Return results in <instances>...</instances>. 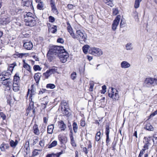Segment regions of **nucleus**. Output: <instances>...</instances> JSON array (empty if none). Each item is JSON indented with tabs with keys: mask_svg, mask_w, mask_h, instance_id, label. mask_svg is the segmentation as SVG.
Listing matches in <instances>:
<instances>
[{
	"mask_svg": "<svg viewBox=\"0 0 157 157\" xmlns=\"http://www.w3.org/2000/svg\"><path fill=\"white\" fill-rule=\"evenodd\" d=\"M13 83V81L11 79L6 80L4 82H2V84L6 86L7 87L9 88V90H10L11 88Z\"/></svg>",
	"mask_w": 157,
	"mask_h": 157,
	"instance_id": "nucleus-13",
	"label": "nucleus"
},
{
	"mask_svg": "<svg viewBox=\"0 0 157 157\" xmlns=\"http://www.w3.org/2000/svg\"><path fill=\"white\" fill-rule=\"evenodd\" d=\"M121 66L122 68H126L130 66V64L126 61H122L121 63Z\"/></svg>",
	"mask_w": 157,
	"mask_h": 157,
	"instance_id": "nucleus-18",
	"label": "nucleus"
},
{
	"mask_svg": "<svg viewBox=\"0 0 157 157\" xmlns=\"http://www.w3.org/2000/svg\"><path fill=\"white\" fill-rule=\"evenodd\" d=\"M57 42L61 44H63L64 43V41L63 39L62 38H59L57 40Z\"/></svg>",
	"mask_w": 157,
	"mask_h": 157,
	"instance_id": "nucleus-55",
	"label": "nucleus"
},
{
	"mask_svg": "<svg viewBox=\"0 0 157 157\" xmlns=\"http://www.w3.org/2000/svg\"><path fill=\"white\" fill-rule=\"evenodd\" d=\"M44 7V4L42 2H40L37 5V8L40 10H42Z\"/></svg>",
	"mask_w": 157,
	"mask_h": 157,
	"instance_id": "nucleus-41",
	"label": "nucleus"
},
{
	"mask_svg": "<svg viewBox=\"0 0 157 157\" xmlns=\"http://www.w3.org/2000/svg\"><path fill=\"white\" fill-rule=\"evenodd\" d=\"M58 56L59 58L60 61L62 63H65L69 57V54L67 52H66L65 50L63 48V51L58 54Z\"/></svg>",
	"mask_w": 157,
	"mask_h": 157,
	"instance_id": "nucleus-4",
	"label": "nucleus"
},
{
	"mask_svg": "<svg viewBox=\"0 0 157 157\" xmlns=\"http://www.w3.org/2000/svg\"><path fill=\"white\" fill-rule=\"evenodd\" d=\"M47 92L48 93V91L47 90L45 89H42V90L41 91L39 92V94H43V93H44Z\"/></svg>",
	"mask_w": 157,
	"mask_h": 157,
	"instance_id": "nucleus-60",
	"label": "nucleus"
},
{
	"mask_svg": "<svg viewBox=\"0 0 157 157\" xmlns=\"http://www.w3.org/2000/svg\"><path fill=\"white\" fill-rule=\"evenodd\" d=\"M13 89L15 92H17L19 90V87L17 83L13 82Z\"/></svg>",
	"mask_w": 157,
	"mask_h": 157,
	"instance_id": "nucleus-25",
	"label": "nucleus"
},
{
	"mask_svg": "<svg viewBox=\"0 0 157 157\" xmlns=\"http://www.w3.org/2000/svg\"><path fill=\"white\" fill-rule=\"evenodd\" d=\"M55 21V18L54 17L50 16V22H53Z\"/></svg>",
	"mask_w": 157,
	"mask_h": 157,
	"instance_id": "nucleus-59",
	"label": "nucleus"
},
{
	"mask_svg": "<svg viewBox=\"0 0 157 157\" xmlns=\"http://www.w3.org/2000/svg\"><path fill=\"white\" fill-rule=\"evenodd\" d=\"M101 135V133L100 131L98 132L96 134L95 136V140L97 141H99L100 139V136Z\"/></svg>",
	"mask_w": 157,
	"mask_h": 157,
	"instance_id": "nucleus-38",
	"label": "nucleus"
},
{
	"mask_svg": "<svg viewBox=\"0 0 157 157\" xmlns=\"http://www.w3.org/2000/svg\"><path fill=\"white\" fill-rule=\"evenodd\" d=\"M148 149L146 148H144V147H143V148L142 149V150L140 151V153L139 154V155L138 156V157H142V156L144 154L145 152V151L147 150Z\"/></svg>",
	"mask_w": 157,
	"mask_h": 157,
	"instance_id": "nucleus-43",
	"label": "nucleus"
},
{
	"mask_svg": "<svg viewBox=\"0 0 157 157\" xmlns=\"http://www.w3.org/2000/svg\"><path fill=\"white\" fill-rule=\"evenodd\" d=\"M16 65V63H13L11 64L10 66L9 67L8 70L11 71L12 72L13 70V68Z\"/></svg>",
	"mask_w": 157,
	"mask_h": 157,
	"instance_id": "nucleus-45",
	"label": "nucleus"
},
{
	"mask_svg": "<svg viewBox=\"0 0 157 157\" xmlns=\"http://www.w3.org/2000/svg\"><path fill=\"white\" fill-rule=\"evenodd\" d=\"M40 76L41 75L40 73H36L34 75V78L37 84H38L39 83Z\"/></svg>",
	"mask_w": 157,
	"mask_h": 157,
	"instance_id": "nucleus-24",
	"label": "nucleus"
},
{
	"mask_svg": "<svg viewBox=\"0 0 157 157\" xmlns=\"http://www.w3.org/2000/svg\"><path fill=\"white\" fill-rule=\"evenodd\" d=\"M70 139L71 143L72 146L74 147H76V144L75 143V140L74 139V137L71 135L70 136Z\"/></svg>",
	"mask_w": 157,
	"mask_h": 157,
	"instance_id": "nucleus-39",
	"label": "nucleus"
},
{
	"mask_svg": "<svg viewBox=\"0 0 157 157\" xmlns=\"http://www.w3.org/2000/svg\"><path fill=\"white\" fill-rule=\"evenodd\" d=\"M154 78H146L145 81V83L148 85H153Z\"/></svg>",
	"mask_w": 157,
	"mask_h": 157,
	"instance_id": "nucleus-19",
	"label": "nucleus"
},
{
	"mask_svg": "<svg viewBox=\"0 0 157 157\" xmlns=\"http://www.w3.org/2000/svg\"><path fill=\"white\" fill-rule=\"evenodd\" d=\"M17 143L18 141L17 140H16L15 142L13 140H11L10 141V144L12 147H14L16 146Z\"/></svg>",
	"mask_w": 157,
	"mask_h": 157,
	"instance_id": "nucleus-35",
	"label": "nucleus"
},
{
	"mask_svg": "<svg viewBox=\"0 0 157 157\" xmlns=\"http://www.w3.org/2000/svg\"><path fill=\"white\" fill-rule=\"evenodd\" d=\"M43 77L46 79H48L49 77V70H48L45 73L43 74Z\"/></svg>",
	"mask_w": 157,
	"mask_h": 157,
	"instance_id": "nucleus-44",
	"label": "nucleus"
},
{
	"mask_svg": "<svg viewBox=\"0 0 157 157\" xmlns=\"http://www.w3.org/2000/svg\"><path fill=\"white\" fill-rule=\"evenodd\" d=\"M54 128V126L53 124H52L50 125V134H52V133Z\"/></svg>",
	"mask_w": 157,
	"mask_h": 157,
	"instance_id": "nucleus-53",
	"label": "nucleus"
},
{
	"mask_svg": "<svg viewBox=\"0 0 157 157\" xmlns=\"http://www.w3.org/2000/svg\"><path fill=\"white\" fill-rule=\"evenodd\" d=\"M11 21V19L9 17H8L5 19V22L6 24H8L10 23Z\"/></svg>",
	"mask_w": 157,
	"mask_h": 157,
	"instance_id": "nucleus-58",
	"label": "nucleus"
},
{
	"mask_svg": "<svg viewBox=\"0 0 157 157\" xmlns=\"http://www.w3.org/2000/svg\"><path fill=\"white\" fill-rule=\"evenodd\" d=\"M33 69L34 71H40L41 70V68L39 65H35L33 66Z\"/></svg>",
	"mask_w": 157,
	"mask_h": 157,
	"instance_id": "nucleus-50",
	"label": "nucleus"
},
{
	"mask_svg": "<svg viewBox=\"0 0 157 157\" xmlns=\"http://www.w3.org/2000/svg\"><path fill=\"white\" fill-rule=\"evenodd\" d=\"M90 53L96 56H100L102 55L103 52L99 48L92 47L89 50Z\"/></svg>",
	"mask_w": 157,
	"mask_h": 157,
	"instance_id": "nucleus-5",
	"label": "nucleus"
},
{
	"mask_svg": "<svg viewBox=\"0 0 157 157\" xmlns=\"http://www.w3.org/2000/svg\"><path fill=\"white\" fill-rule=\"evenodd\" d=\"M33 132L34 134L38 135L40 133V131L38 128V126L36 124H35L33 127Z\"/></svg>",
	"mask_w": 157,
	"mask_h": 157,
	"instance_id": "nucleus-20",
	"label": "nucleus"
},
{
	"mask_svg": "<svg viewBox=\"0 0 157 157\" xmlns=\"http://www.w3.org/2000/svg\"><path fill=\"white\" fill-rule=\"evenodd\" d=\"M106 143L107 144H108L110 141V139L109 138V135H106Z\"/></svg>",
	"mask_w": 157,
	"mask_h": 157,
	"instance_id": "nucleus-61",
	"label": "nucleus"
},
{
	"mask_svg": "<svg viewBox=\"0 0 157 157\" xmlns=\"http://www.w3.org/2000/svg\"><path fill=\"white\" fill-rule=\"evenodd\" d=\"M120 15L117 16L113 22L112 25V28L113 31L116 30L118 25H119V22L120 20Z\"/></svg>",
	"mask_w": 157,
	"mask_h": 157,
	"instance_id": "nucleus-9",
	"label": "nucleus"
},
{
	"mask_svg": "<svg viewBox=\"0 0 157 157\" xmlns=\"http://www.w3.org/2000/svg\"><path fill=\"white\" fill-rule=\"evenodd\" d=\"M58 126L59 128L60 129V131H64L66 128V125L64 124L63 121H61L59 122Z\"/></svg>",
	"mask_w": 157,
	"mask_h": 157,
	"instance_id": "nucleus-15",
	"label": "nucleus"
},
{
	"mask_svg": "<svg viewBox=\"0 0 157 157\" xmlns=\"http://www.w3.org/2000/svg\"><path fill=\"white\" fill-rule=\"evenodd\" d=\"M118 13V10L117 8H113V15H116Z\"/></svg>",
	"mask_w": 157,
	"mask_h": 157,
	"instance_id": "nucleus-48",
	"label": "nucleus"
},
{
	"mask_svg": "<svg viewBox=\"0 0 157 157\" xmlns=\"http://www.w3.org/2000/svg\"><path fill=\"white\" fill-rule=\"evenodd\" d=\"M73 129L74 132L76 133L77 132L78 130V126L75 122H74L72 124Z\"/></svg>",
	"mask_w": 157,
	"mask_h": 157,
	"instance_id": "nucleus-29",
	"label": "nucleus"
},
{
	"mask_svg": "<svg viewBox=\"0 0 157 157\" xmlns=\"http://www.w3.org/2000/svg\"><path fill=\"white\" fill-rule=\"evenodd\" d=\"M20 77L19 76V74L18 73H16L14 76L13 82L18 83Z\"/></svg>",
	"mask_w": 157,
	"mask_h": 157,
	"instance_id": "nucleus-26",
	"label": "nucleus"
},
{
	"mask_svg": "<svg viewBox=\"0 0 157 157\" xmlns=\"http://www.w3.org/2000/svg\"><path fill=\"white\" fill-rule=\"evenodd\" d=\"M57 72V68L56 67H52L51 68H50V73L54 74Z\"/></svg>",
	"mask_w": 157,
	"mask_h": 157,
	"instance_id": "nucleus-34",
	"label": "nucleus"
},
{
	"mask_svg": "<svg viewBox=\"0 0 157 157\" xmlns=\"http://www.w3.org/2000/svg\"><path fill=\"white\" fill-rule=\"evenodd\" d=\"M23 46L25 49L28 50L31 49L33 47L32 43L30 42L24 43Z\"/></svg>",
	"mask_w": 157,
	"mask_h": 157,
	"instance_id": "nucleus-16",
	"label": "nucleus"
},
{
	"mask_svg": "<svg viewBox=\"0 0 157 157\" xmlns=\"http://www.w3.org/2000/svg\"><path fill=\"white\" fill-rule=\"evenodd\" d=\"M111 90V91L108 94L109 96L113 100H118L119 97L117 90L113 88H112Z\"/></svg>",
	"mask_w": 157,
	"mask_h": 157,
	"instance_id": "nucleus-6",
	"label": "nucleus"
},
{
	"mask_svg": "<svg viewBox=\"0 0 157 157\" xmlns=\"http://www.w3.org/2000/svg\"><path fill=\"white\" fill-rule=\"evenodd\" d=\"M72 37L74 39L78 40L82 44L83 42H86L87 36L84 32L78 30L76 31L75 34L74 33Z\"/></svg>",
	"mask_w": 157,
	"mask_h": 157,
	"instance_id": "nucleus-2",
	"label": "nucleus"
},
{
	"mask_svg": "<svg viewBox=\"0 0 157 157\" xmlns=\"http://www.w3.org/2000/svg\"><path fill=\"white\" fill-rule=\"evenodd\" d=\"M35 90L36 89L34 88L33 85L31 86L30 90L29 89L28 90L27 96H28L29 94V97L30 98H31V100H32V97L33 95H34L36 93Z\"/></svg>",
	"mask_w": 157,
	"mask_h": 157,
	"instance_id": "nucleus-12",
	"label": "nucleus"
},
{
	"mask_svg": "<svg viewBox=\"0 0 157 157\" xmlns=\"http://www.w3.org/2000/svg\"><path fill=\"white\" fill-rule=\"evenodd\" d=\"M33 105L34 103L33 102H31L29 104V110H31V109H33V114H35V109H33Z\"/></svg>",
	"mask_w": 157,
	"mask_h": 157,
	"instance_id": "nucleus-36",
	"label": "nucleus"
},
{
	"mask_svg": "<svg viewBox=\"0 0 157 157\" xmlns=\"http://www.w3.org/2000/svg\"><path fill=\"white\" fill-rule=\"evenodd\" d=\"M151 137L150 136H145L143 139V143L144 144L143 147L144 148L148 149L150 145V141L151 140Z\"/></svg>",
	"mask_w": 157,
	"mask_h": 157,
	"instance_id": "nucleus-7",
	"label": "nucleus"
},
{
	"mask_svg": "<svg viewBox=\"0 0 157 157\" xmlns=\"http://www.w3.org/2000/svg\"><path fill=\"white\" fill-rule=\"evenodd\" d=\"M39 141V138L37 136H34L29 140L28 144H30V145L33 146L35 145Z\"/></svg>",
	"mask_w": 157,
	"mask_h": 157,
	"instance_id": "nucleus-11",
	"label": "nucleus"
},
{
	"mask_svg": "<svg viewBox=\"0 0 157 157\" xmlns=\"http://www.w3.org/2000/svg\"><path fill=\"white\" fill-rule=\"evenodd\" d=\"M22 6H23L33 7L32 1V0H22L21 2Z\"/></svg>",
	"mask_w": 157,
	"mask_h": 157,
	"instance_id": "nucleus-10",
	"label": "nucleus"
},
{
	"mask_svg": "<svg viewBox=\"0 0 157 157\" xmlns=\"http://www.w3.org/2000/svg\"><path fill=\"white\" fill-rule=\"evenodd\" d=\"M142 0H136L134 7L136 8H138L140 6V2Z\"/></svg>",
	"mask_w": 157,
	"mask_h": 157,
	"instance_id": "nucleus-42",
	"label": "nucleus"
},
{
	"mask_svg": "<svg viewBox=\"0 0 157 157\" xmlns=\"http://www.w3.org/2000/svg\"><path fill=\"white\" fill-rule=\"evenodd\" d=\"M67 8L69 10H71L73 8V5L71 4H69L67 6Z\"/></svg>",
	"mask_w": 157,
	"mask_h": 157,
	"instance_id": "nucleus-62",
	"label": "nucleus"
},
{
	"mask_svg": "<svg viewBox=\"0 0 157 157\" xmlns=\"http://www.w3.org/2000/svg\"><path fill=\"white\" fill-rule=\"evenodd\" d=\"M9 147V146L7 144H2L0 146V148L2 151H5L6 149H8Z\"/></svg>",
	"mask_w": 157,
	"mask_h": 157,
	"instance_id": "nucleus-23",
	"label": "nucleus"
},
{
	"mask_svg": "<svg viewBox=\"0 0 157 157\" xmlns=\"http://www.w3.org/2000/svg\"><path fill=\"white\" fill-rule=\"evenodd\" d=\"M12 73V72L8 70L6 72L2 73L6 80L10 79V76Z\"/></svg>",
	"mask_w": 157,
	"mask_h": 157,
	"instance_id": "nucleus-17",
	"label": "nucleus"
},
{
	"mask_svg": "<svg viewBox=\"0 0 157 157\" xmlns=\"http://www.w3.org/2000/svg\"><path fill=\"white\" fill-rule=\"evenodd\" d=\"M48 119V117H44L43 118V121L44 122L45 124L47 123Z\"/></svg>",
	"mask_w": 157,
	"mask_h": 157,
	"instance_id": "nucleus-57",
	"label": "nucleus"
},
{
	"mask_svg": "<svg viewBox=\"0 0 157 157\" xmlns=\"http://www.w3.org/2000/svg\"><path fill=\"white\" fill-rule=\"evenodd\" d=\"M76 76V74L75 72H73L71 75V78L73 80L75 79Z\"/></svg>",
	"mask_w": 157,
	"mask_h": 157,
	"instance_id": "nucleus-51",
	"label": "nucleus"
},
{
	"mask_svg": "<svg viewBox=\"0 0 157 157\" xmlns=\"http://www.w3.org/2000/svg\"><path fill=\"white\" fill-rule=\"evenodd\" d=\"M50 2L52 12L55 14H58L59 12L56 7L54 0H51Z\"/></svg>",
	"mask_w": 157,
	"mask_h": 157,
	"instance_id": "nucleus-8",
	"label": "nucleus"
},
{
	"mask_svg": "<svg viewBox=\"0 0 157 157\" xmlns=\"http://www.w3.org/2000/svg\"><path fill=\"white\" fill-rule=\"evenodd\" d=\"M146 129L150 131H153V128L152 125L150 123H147L146 125Z\"/></svg>",
	"mask_w": 157,
	"mask_h": 157,
	"instance_id": "nucleus-32",
	"label": "nucleus"
},
{
	"mask_svg": "<svg viewBox=\"0 0 157 157\" xmlns=\"http://www.w3.org/2000/svg\"><path fill=\"white\" fill-rule=\"evenodd\" d=\"M86 123L85 121L83 120L82 119L80 121V125L82 127H84Z\"/></svg>",
	"mask_w": 157,
	"mask_h": 157,
	"instance_id": "nucleus-56",
	"label": "nucleus"
},
{
	"mask_svg": "<svg viewBox=\"0 0 157 157\" xmlns=\"http://www.w3.org/2000/svg\"><path fill=\"white\" fill-rule=\"evenodd\" d=\"M24 55L25 54L23 53H16L15 54L13 55V56L15 58L18 57L22 58Z\"/></svg>",
	"mask_w": 157,
	"mask_h": 157,
	"instance_id": "nucleus-40",
	"label": "nucleus"
},
{
	"mask_svg": "<svg viewBox=\"0 0 157 157\" xmlns=\"http://www.w3.org/2000/svg\"><path fill=\"white\" fill-rule=\"evenodd\" d=\"M106 5L112 7L113 6L112 0H103Z\"/></svg>",
	"mask_w": 157,
	"mask_h": 157,
	"instance_id": "nucleus-30",
	"label": "nucleus"
},
{
	"mask_svg": "<svg viewBox=\"0 0 157 157\" xmlns=\"http://www.w3.org/2000/svg\"><path fill=\"white\" fill-rule=\"evenodd\" d=\"M50 31L52 33H55L57 31V27L56 25H53L50 26Z\"/></svg>",
	"mask_w": 157,
	"mask_h": 157,
	"instance_id": "nucleus-27",
	"label": "nucleus"
},
{
	"mask_svg": "<svg viewBox=\"0 0 157 157\" xmlns=\"http://www.w3.org/2000/svg\"><path fill=\"white\" fill-rule=\"evenodd\" d=\"M63 47L62 46H50V55H57L61 52L63 51Z\"/></svg>",
	"mask_w": 157,
	"mask_h": 157,
	"instance_id": "nucleus-3",
	"label": "nucleus"
},
{
	"mask_svg": "<svg viewBox=\"0 0 157 157\" xmlns=\"http://www.w3.org/2000/svg\"><path fill=\"white\" fill-rule=\"evenodd\" d=\"M58 139L59 141L62 143H63L66 142V138L65 137L63 136L59 135L58 136Z\"/></svg>",
	"mask_w": 157,
	"mask_h": 157,
	"instance_id": "nucleus-28",
	"label": "nucleus"
},
{
	"mask_svg": "<svg viewBox=\"0 0 157 157\" xmlns=\"http://www.w3.org/2000/svg\"><path fill=\"white\" fill-rule=\"evenodd\" d=\"M90 46L88 45H84L82 47V50L83 52L85 54L87 53L88 50Z\"/></svg>",
	"mask_w": 157,
	"mask_h": 157,
	"instance_id": "nucleus-31",
	"label": "nucleus"
},
{
	"mask_svg": "<svg viewBox=\"0 0 157 157\" xmlns=\"http://www.w3.org/2000/svg\"><path fill=\"white\" fill-rule=\"evenodd\" d=\"M57 142L56 141L54 140L53 141L52 143L50 144V148L55 146L57 145Z\"/></svg>",
	"mask_w": 157,
	"mask_h": 157,
	"instance_id": "nucleus-49",
	"label": "nucleus"
},
{
	"mask_svg": "<svg viewBox=\"0 0 157 157\" xmlns=\"http://www.w3.org/2000/svg\"><path fill=\"white\" fill-rule=\"evenodd\" d=\"M126 49L127 50H131L133 49L132 44L131 43H128L125 45Z\"/></svg>",
	"mask_w": 157,
	"mask_h": 157,
	"instance_id": "nucleus-33",
	"label": "nucleus"
},
{
	"mask_svg": "<svg viewBox=\"0 0 157 157\" xmlns=\"http://www.w3.org/2000/svg\"><path fill=\"white\" fill-rule=\"evenodd\" d=\"M55 87V85L52 84H50V89H54Z\"/></svg>",
	"mask_w": 157,
	"mask_h": 157,
	"instance_id": "nucleus-64",
	"label": "nucleus"
},
{
	"mask_svg": "<svg viewBox=\"0 0 157 157\" xmlns=\"http://www.w3.org/2000/svg\"><path fill=\"white\" fill-rule=\"evenodd\" d=\"M48 97L47 96L44 98L43 103L42 104V106L43 108H45L46 107V105L48 103L49 99H48Z\"/></svg>",
	"mask_w": 157,
	"mask_h": 157,
	"instance_id": "nucleus-21",
	"label": "nucleus"
},
{
	"mask_svg": "<svg viewBox=\"0 0 157 157\" xmlns=\"http://www.w3.org/2000/svg\"><path fill=\"white\" fill-rule=\"evenodd\" d=\"M24 67L28 71L31 72V68L30 66L26 63H24Z\"/></svg>",
	"mask_w": 157,
	"mask_h": 157,
	"instance_id": "nucleus-37",
	"label": "nucleus"
},
{
	"mask_svg": "<svg viewBox=\"0 0 157 157\" xmlns=\"http://www.w3.org/2000/svg\"><path fill=\"white\" fill-rule=\"evenodd\" d=\"M24 17V22L26 25L33 27L36 25V22L35 16L32 13L29 12L25 13Z\"/></svg>",
	"mask_w": 157,
	"mask_h": 157,
	"instance_id": "nucleus-1",
	"label": "nucleus"
},
{
	"mask_svg": "<svg viewBox=\"0 0 157 157\" xmlns=\"http://www.w3.org/2000/svg\"><path fill=\"white\" fill-rule=\"evenodd\" d=\"M94 85L93 84H90L89 88V90L90 91H92L93 89Z\"/></svg>",
	"mask_w": 157,
	"mask_h": 157,
	"instance_id": "nucleus-63",
	"label": "nucleus"
},
{
	"mask_svg": "<svg viewBox=\"0 0 157 157\" xmlns=\"http://www.w3.org/2000/svg\"><path fill=\"white\" fill-rule=\"evenodd\" d=\"M110 132L109 126L108 125H106L105 127V135H109Z\"/></svg>",
	"mask_w": 157,
	"mask_h": 157,
	"instance_id": "nucleus-46",
	"label": "nucleus"
},
{
	"mask_svg": "<svg viewBox=\"0 0 157 157\" xmlns=\"http://www.w3.org/2000/svg\"><path fill=\"white\" fill-rule=\"evenodd\" d=\"M6 80L5 77H4L3 74L2 73V75H0V80L3 82Z\"/></svg>",
	"mask_w": 157,
	"mask_h": 157,
	"instance_id": "nucleus-52",
	"label": "nucleus"
},
{
	"mask_svg": "<svg viewBox=\"0 0 157 157\" xmlns=\"http://www.w3.org/2000/svg\"><path fill=\"white\" fill-rule=\"evenodd\" d=\"M0 117L2 118L3 120H5L6 117V116L2 112L0 113Z\"/></svg>",
	"mask_w": 157,
	"mask_h": 157,
	"instance_id": "nucleus-54",
	"label": "nucleus"
},
{
	"mask_svg": "<svg viewBox=\"0 0 157 157\" xmlns=\"http://www.w3.org/2000/svg\"><path fill=\"white\" fill-rule=\"evenodd\" d=\"M68 106L66 104L63 105L61 107V110L63 112V114L64 115H67L69 114V112L68 111V109L67 108Z\"/></svg>",
	"mask_w": 157,
	"mask_h": 157,
	"instance_id": "nucleus-14",
	"label": "nucleus"
},
{
	"mask_svg": "<svg viewBox=\"0 0 157 157\" xmlns=\"http://www.w3.org/2000/svg\"><path fill=\"white\" fill-rule=\"evenodd\" d=\"M67 24L68 25L67 29L68 31V32L70 33V35L72 37L73 35L74 34V33L73 32L72 29L71 28L70 24L68 22H67Z\"/></svg>",
	"mask_w": 157,
	"mask_h": 157,
	"instance_id": "nucleus-22",
	"label": "nucleus"
},
{
	"mask_svg": "<svg viewBox=\"0 0 157 157\" xmlns=\"http://www.w3.org/2000/svg\"><path fill=\"white\" fill-rule=\"evenodd\" d=\"M41 151L40 150L35 149L33 152V155L34 156H36L39 154V152Z\"/></svg>",
	"mask_w": 157,
	"mask_h": 157,
	"instance_id": "nucleus-47",
	"label": "nucleus"
}]
</instances>
